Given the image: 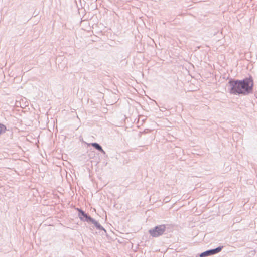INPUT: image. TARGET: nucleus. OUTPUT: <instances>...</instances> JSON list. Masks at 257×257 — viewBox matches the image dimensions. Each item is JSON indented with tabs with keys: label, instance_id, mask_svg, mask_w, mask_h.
<instances>
[{
	"label": "nucleus",
	"instance_id": "nucleus-1",
	"mask_svg": "<svg viewBox=\"0 0 257 257\" xmlns=\"http://www.w3.org/2000/svg\"><path fill=\"white\" fill-rule=\"evenodd\" d=\"M228 84L230 87L229 92L232 94L247 95L253 91V81L251 77L243 80L231 79Z\"/></svg>",
	"mask_w": 257,
	"mask_h": 257
},
{
	"label": "nucleus",
	"instance_id": "nucleus-2",
	"mask_svg": "<svg viewBox=\"0 0 257 257\" xmlns=\"http://www.w3.org/2000/svg\"><path fill=\"white\" fill-rule=\"evenodd\" d=\"M166 229V227L165 225H157L154 228L150 229L149 233L152 237H158L164 233Z\"/></svg>",
	"mask_w": 257,
	"mask_h": 257
},
{
	"label": "nucleus",
	"instance_id": "nucleus-3",
	"mask_svg": "<svg viewBox=\"0 0 257 257\" xmlns=\"http://www.w3.org/2000/svg\"><path fill=\"white\" fill-rule=\"evenodd\" d=\"M223 246H219L216 248L207 250L199 254V257H207L220 252Z\"/></svg>",
	"mask_w": 257,
	"mask_h": 257
},
{
	"label": "nucleus",
	"instance_id": "nucleus-4",
	"mask_svg": "<svg viewBox=\"0 0 257 257\" xmlns=\"http://www.w3.org/2000/svg\"><path fill=\"white\" fill-rule=\"evenodd\" d=\"M77 210L78 211V216L80 219L83 221H86L90 223L91 220L92 219V218L88 214L86 213L81 209L77 208Z\"/></svg>",
	"mask_w": 257,
	"mask_h": 257
},
{
	"label": "nucleus",
	"instance_id": "nucleus-5",
	"mask_svg": "<svg viewBox=\"0 0 257 257\" xmlns=\"http://www.w3.org/2000/svg\"><path fill=\"white\" fill-rule=\"evenodd\" d=\"M90 145L92 147H93L95 149H96L98 151L101 152L103 154H105L106 153H105V151L102 149L101 146L100 145H99L98 143H92L90 144Z\"/></svg>",
	"mask_w": 257,
	"mask_h": 257
},
{
	"label": "nucleus",
	"instance_id": "nucleus-6",
	"mask_svg": "<svg viewBox=\"0 0 257 257\" xmlns=\"http://www.w3.org/2000/svg\"><path fill=\"white\" fill-rule=\"evenodd\" d=\"M90 223H93L97 229L100 230H104L105 232H106V230L103 228V227L97 221H96L93 218H92Z\"/></svg>",
	"mask_w": 257,
	"mask_h": 257
},
{
	"label": "nucleus",
	"instance_id": "nucleus-7",
	"mask_svg": "<svg viewBox=\"0 0 257 257\" xmlns=\"http://www.w3.org/2000/svg\"><path fill=\"white\" fill-rule=\"evenodd\" d=\"M6 130V127L4 125L0 123V135L3 133H5Z\"/></svg>",
	"mask_w": 257,
	"mask_h": 257
}]
</instances>
